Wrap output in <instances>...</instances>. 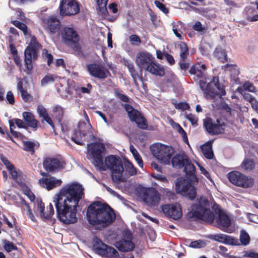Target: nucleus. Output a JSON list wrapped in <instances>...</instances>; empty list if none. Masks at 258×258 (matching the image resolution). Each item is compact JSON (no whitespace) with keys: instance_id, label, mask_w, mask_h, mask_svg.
Masks as SVG:
<instances>
[{"instance_id":"4468645a","label":"nucleus","mask_w":258,"mask_h":258,"mask_svg":"<svg viewBox=\"0 0 258 258\" xmlns=\"http://www.w3.org/2000/svg\"><path fill=\"white\" fill-rule=\"evenodd\" d=\"M61 36L66 44H73L75 47L78 48L80 37L75 29L67 27L63 28L61 31Z\"/></svg>"},{"instance_id":"774afa93","label":"nucleus","mask_w":258,"mask_h":258,"mask_svg":"<svg viewBox=\"0 0 258 258\" xmlns=\"http://www.w3.org/2000/svg\"><path fill=\"white\" fill-rule=\"evenodd\" d=\"M6 99L10 104H14L15 102V97L14 94L11 91H9L7 92L6 95Z\"/></svg>"},{"instance_id":"49530a36","label":"nucleus","mask_w":258,"mask_h":258,"mask_svg":"<svg viewBox=\"0 0 258 258\" xmlns=\"http://www.w3.org/2000/svg\"><path fill=\"white\" fill-rule=\"evenodd\" d=\"M176 125L177 126V132L181 136L183 142L189 145V143H188L186 133L185 132V131L181 126V125L180 124H179L178 123H176Z\"/></svg>"},{"instance_id":"f8f14e48","label":"nucleus","mask_w":258,"mask_h":258,"mask_svg":"<svg viewBox=\"0 0 258 258\" xmlns=\"http://www.w3.org/2000/svg\"><path fill=\"white\" fill-rule=\"evenodd\" d=\"M87 70L91 76L100 80H104L111 76L109 70L102 64H89L87 66Z\"/></svg>"},{"instance_id":"bb28decb","label":"nucleus","mask_w":258,"mask_h":258,"mask_svg":"<svg viewBox=\"0 0 258 258\" xmlns=\"http://www.w3.org/2000/svg\"><path fill=\"white\" fill-rule=\"evenodd\" d=\"M206 70L205 64L197 63L193 65L189 69V73L190 74L196 75L197 77L201 79L204 78L205 72Z\"/></svg>"},{"instance_id":"ddd939ff","label":"nucleus","mask_w":258,"mask_h":258,"mask_svg":"<svg viewBox=\"0 0 258 258\" xmlns=\"http://www.w3.org/2000/svg\"><path fill=\"white\" fill-rule=\"evenodd\" d=\"M142 198L147 205L152 207L157 206L161 200L159 192L153 187L143 190Z\"/></svg>"},{"instance_id":"39448f33","label":"nucleus","mask_w":258,"mask_h":258,"mask_svg":"<svg viewBox=\"0 0 258 258\" xmlns=\"http://www.w3.org/2000/svg\"><path fill=\"white\" fill-rule=\"evenodd\" d=\"M208 205V200L205 197H201L198 199L197 203L191 206V210L187 215L188 218L210 222V209L207 208Z\"/></svg>"},{"instance_id":"9b49d317","label":"nucleus","mask_w":258,"mask_h":258,"mask_svg":"<svg viewBox=\"0 0 258 258\" xmlns=\"http://www.w3.org/2000/svg\"><path fill=\"white\" fill-rule=\"evenodd\" d=\"M59 9V14L62 17L75 15L80 10L79 3L75 0H61Z\"/></svg>"},{"instance_id":"4c0bfd02","label":"nucleus","mask_w":258,"mask_h":258,"mask_svg":"<svg viewBox=\"0 0 258 258\" xmlns=\"http://www.w3.org/2000/svg\"><path fill=\"white\" fill-rule=\"evenodd\" d=\"M199 151L205 158L210 159V141L201 145Z\"/></svg>"},{"instance_id":"393cba45","label":"nucleus","mask_w":258,"mask_h":258,"mask_svg":"<svg viewBox=\"0 0 258 258\" xmlns=\"http://www.w3.org/2000/svg\"><path fill=\"white\" fill-rule=\"evenodd\" d=\"M225 123L221 118H218L216 122L213 123L211 118V134L218 135L223 134L225 130Z\"/></svg>"},{"instance_id":"72a5a7b5","label":"nucleus","mask_w":258,"mask_h":258,"mask_svg":"<svg viewBox=\"0 0 258 258\" xmlns=\"http://www.w3.org/2000/svg\"><path fill=\"white\" fill-rule=\"evenodd\" d=\"M37 48H34V46H28L25 50V57L35 60L37 57Z\"/></svg>"},{"instance_id":"4be33fe9","label":"nucleus","mask_w":258,"mask_h":258,"mask_svg":"<svg viewBox=\"0 0 258 258\" xmlns=\"http://www.w3.org/2000/svg\"><path fill=\"white\" fill-rule=\"evenodd\" d=\"M127 239H122L116 242L115 246L120 251H128L133 250L135 244L132 242V235L129 233L127 236Z\"/></svg>"},{"instance_id":"473e14b6","label":"nucleus","mask_w":258,"mask_h":258,"mask_svg":"<svg viewBox=\"0 0 258 258\" xmlns=\"http://www.w3.org/2000/svg\"><path fill=\"white\" fill-rule=\"evenodd\" d=\"M255 164L253 159L245 158L241 164V167L244 171H250L254 169Z\"/></svg>"},{"instance_id":"a211bd4d","label":"nucleus","mask_w":258,"mask_h":258,"mask_svg":"<svg viewBox=\"0 0 258 258\" xmlns=\"http://www.w3.org/2000/svg\"><path fill=\"white\" fill-rule=\"evenodd\" d=\"M42 25L46 30L51 34L57 32L60 28V21L54 16L42 18Z\"/></svg>"},{"instance_id":"c756f323","label":"nucleus","mask_w":258,"mask_h":258,"mask_svg":"<svg viewBox=\"0 0 258 258\" xmlns=\"http://www.w3.org/2000/svg\"><path fill=\"white\" fill-rule=\"evenodd\" d=\"M211 205L212 206V211H211V224H212L216 217L224 212L221 209V207L216 204L213 199L211 200Z\"/></svg>"},{"instance_id":"0eeeda50","label":"nucleus","mask_w":258,"mask_h":258,"mask_svg":"<svg viewBox=\"0 0 258 258\" xmlns=\"http://www.w3.org/2000/svg\"><path fill=\"white\" fill-rule=\"evenodd\" d=\"M105 147L103 143L99 142L88 144V150L93 159L92 163L100 171H105L103 166V153L105 151Z\"/></svg>"},{"instance_id":"58836bf2","label":"nucleus","mask_w":258,"mask_h":258,"mask_svg":"<svg viewBox=\"0 0 258 258\" xmlns=\"http://www.w3.org/2000/svg\"><path fill=\"white\" fill-rule=\"evenodd\" d=\"M240 245H243L244 246L247 245L250 240V236L244 230H242L240 231L239 236Z\"/></svg>"},{"instance_id":"603ef678","label":"nucleus","mask_w":258,"mask_h":258,"mask_svg":"<svg viewBox=\"0 0 258 258\" xmlns=\"http://www.w3.org/2000/svg\"><path fill=\"white\" fill-rule=\"evenodd\" d=\"M42 55L43 57L47 59V63L48 66H50L53 61V57L52 55L48 53V51L46 49H44L42 50Z\"/></svg>"},{"instance_id":"0e129e2a","label":"nucleus","mask_w":258,"mask_h":258,"mask_svg":"<svg viewBox=\"0 0 258 258\" xmlns=\"http://www.w3.org/2000/svg\"><path fill=\"white\" fill-rule=\"evenodd\" d=\"M25 64L27 70L31 72L33 69L32 59L25 57Z\"/></svg>"},{"instance_id":"09e8293b","label":"nucleus","mask_w":258,"mask_h":258,"mask_svg":"<svg viewBox=\"0 0 258 258\" xmlns=\"http://www.w3.org/2000/svg\"><path fill=\"white\" fill-rule=\"evenodd\" d=\"M206 243L203 240H198L191 241L189 246L192 248H200L205 247Z\"/></svg>"},{"instance_id":"c85d7f7f","label":"nucleus","mask_w":258,"mask_h":258,"mask_svg":"<svg viewBox=\"0 0 258 258\" xmlns=\"http://www.w3.org/2000/svg\"><path fill=\"white\" fill-rule=\"evenodd\" d=\"M213 55L215 57L222 63L230 61L228 59L227 54L225 50L222 49L220 46L216 47Z\"/></svg>"},{"instance_id":"c03bdc74","label":"nucleus","mask_w":258,"mask_h":258,"mask_svg":"<svg viewBox=\"0 0 258 258\" xmlns=\"http://www.w3.org/2000/svg\"><path fill=\"white\" fill-rule=\"evenodd\" d=\"M3 244L4 248L6 251L9 252L13 250H17L18 247L13 242L8 240L5 239L3 240Z\"/></svg>"},{"instance_id":"a18cd8bd","label":"nucleus","mask_w":258,"mask_h":258,"mask_svg":"<svg viewBox=\"0 0 258 258\" xmlns=\"http://www.w3.org/2000/svg\"><path fill=\"white\" fill-rule=\"evenodd\" d=\"M172 103L174 105L175 108L177 109L184 111L185 110H188L190 108L189 104L186 102H180L179 103H177L176 101L172 99Z\"/></svg>"},{"instance_id":"f257e3e1","label":"nucleus","mask_w":258,"mask_h":258,"mask_svg":"<svg viewBox=\"0 0 258 258\" xmlns=\"http://www.w3.org/2000/svg\"><path fill=\"white\" fill-rule=\"evenodd\" d=\"M84 188L76 182L67 184L56 194L53 200L58 219L64 224L75 223L77 207L84 196Z\"/></svg>"},{"instance_id":"ea45409f","label":"nucleus","mask_w":258,"mask_h":258,"mask_svg":"<svg viewBox=\"0 0 258 258\" xmlns=\"http://www.w3.org/2000/svg\"><path fill=\"white\" fill-rule=\"evenodd\" d=\"M53 116L57 120H60L63 115V109L59 105H56L53 107Z\"/></svg>"},{"instance_id":"3c124183","label":"nucleus","mask_w":258,"mask_h":258,"mask_svg":"<svg viewBox=\"0 0 258 258\" xmlns=\"http://www.w3.org/2000/svg\"><path fill=\"white\" fill-rule=\"evenodd\" d=\"M54 210L53 205L50 203L49 206L47 207V212L44 213L43 218L45 219H49L54 215Z\"/></svg>"},{"instance_id":"69168bd1","label":"nucleus","mask_w":258,"mask_h":258,"mask_svg":"<svg viewBox=\"0 0 258 258\" xmlns=\"http://www.w3.org/2000/svg\"><path fill=\"white\" fill-rule=\"evenodd\" d=\"M24 194L28 197L31 202L35 200V196L29 188L27 187V188L24 190Z\"/></svg>"},{"instance_id":"13d9d810","label":"nucleus","mask_w":258,"mask_h":258,"mask_svg":"<svg viewBox=\"0 0 258 258\" xmlns=\"http://www.w3.org/2000/svg\"><path fill=\"white\" fill-rule=\"evenodd\" d=\"M114 93L116 97L122 101L126 103L129 102V98L126 95L120 93L117 90H115Z\"/></svg>"},{"instance_id":"6e6552de","label":"nucleus","mask_w":258,"mask_h":258,"mask_svg":"<svg viewBox=\"0 0 258 258\" xmlns=\"http://www.w3.org/2000/svg\"><path fill=\"white\" fill-rule=\"evenodd\" d=\"M152 153L158 160L166 164L170 163L174 149L170 146L155 144L151 147Z\"/></svg>"},{"instance_id":"e2e57ef3","label":"nucleus","mask_w":258,"mask_h":258,"mask_svg":"<svg viewBox=\"0 0 258 258\" xmlns=\"http://www.w3.org/2000/svg\"><path fill=\"white\" fill-rule=\"evenodd\" d=\"M20 93L22 98L25 102H29L32 99L31 95L28 93L26 90L22 91Z\"/></svg>"},{"instance_id":"338daca9","label":"nucleus","mask_w":258,"mask_h":258,"mask_svg":"<svg viewBox=\"0 0 258 258\" xmlns=\"http://www.w3.org/2000/svg\"><path fill=\"white\" fill-rule=\"evenodd\" d=\"M192 28L194 30L198 32H202L205 29V28L202 26L201 23L199 21H197Z\"/></svg>"},{"instance_id":"20e7f679","label":"nucleus","mask_w":258,"mask_h":258,"mask_svg":"<svg viewBox=\"0 0 258 258\" xmlns=\"http://www.w3.org/2000/svg\"><path fill=\"white\" fill-rule=\"evenodd\" d=\"M136 62L141 70H145L153 75L160 77L165 75V69L163 67L155 62L154 57L149 52L140 51L138 53Z\"/></svg>"},{"instance_id":"f03ea898","label":"nucleus","mask_w":258,"mask_h":258,"mask_svg":"<svg viewBox=\"0 0 258 258\" xmlns=\"http://www.w3.org/2000/svg\"><path fill=\"white\" fill-rule=\"evenodd\" d=\"M111 207L99 201L92 203L88 208L87 217L89 223L105 228L111 224L115 218Z\"/></svg>"},{"instance_id":"412c9836","label":"nucleus","mask_w":258,"mask_h":258,"mask_svg":"<svg viewBox=\"0 0 258 258\" xmlns=\"http://www.w3.org/2000/svg\"><path fill=\"white\" fill-rule=\"evenodd\" d=\"M188 156L184 152L175 154L171 159L172 165L176 169H181L187 163L189 160Z\"/></svg>"},{"instance_id":"de8ad7c7","label":"nucleus","mask_w":258,"mask_h":258,"mask_svg":"<svg viewBox=\"0 0 258 258\" xmlns=\"http://www.w3.org/2000/svg\"><path fill=\"white\" fill-rule=\"evenodd\" d=\"M243 87L245 91H247L252 93H255L257 91L256 87L253 83L247 81L243 84Z\"/></svg>"},{"instance_id":"e433bc0d","label":"nucleus","mask_w":258,"mask_h":258,"mask_svg":"<svg viewBox=\"0 0 258 258\" xmlns=\"http://www.w3.org/2000/svg\"><path fill=\"white\" fill-rule=\"evenodd\" d=\"M124 168L125 171L131 176L136 175L137 174V169L134 167L133 164L127 159L125 160Z\"/></svg>"},{"instance_id":"9d476101","label":"nucleus","mask_w":258,"mask_h":258,"mask_svg":"<svg viewBox=\"0 0 258 258\" xmlns=\"http://www.w3.org/2000/svg\"><path fill=\"white\" fill-rule=\"evenodd\" d=\"M123 106L127 112L130 120L136 122L138 127L142 130H146L148 128L147 119L140 111L127 103L123 104Z\"/></svg>"},{"instance_id":"37998d69","label":"nucleus","mask_w":258,"mask_h":258,"mask_svg":"<svg viewBox=\"0 0 258 258\" xmlns=\"http://www.w3.org/2000/svg\"><path fill=\"white\" fill-rule=\"evenodd\" d=\"M130 151L132 152L133 155L134 156L135 160L138 162L140 167L143 168V161L142 159L139 154L138 151L135 149V148L133 145L130 146Z\"/></svg>"},{"instance_id":"f3484780","label":"nucleus","mask_w":258,"mask_h":258,"mask_svg":"<svg viewBox=\"0 0 258 258\" xmlns=\"http://www.w3.org/2000/svg\"><path fill=\"white\" fill-rule=\"evenodd\" d=\"M215 220L217 227L222 231L228 233H231L234 232V229L230 227L231 221L225 212L217 216Z\"/></svg>"},{"instance_id":"a19ab883","label":"nucleus","mask_w":258,"mask_h":258,"mask_svg":"<svg viewBox=\"0 0 258 258\" xmlns=\"http://www.w3.org/2000/svg\"><path fill=\"white\" fill-rule=\"evenodd\" d=\"M180 49V57L182 59H186L188 54V48L186 44L184 42H180V43L178 45Z\"/></svg>"},{"instance_id":"423d86ee","label":"nucleus","mask_w":258,"mask_h":258,"mask_svg":"<svg viewBox=\"0 0 258 258\" xmlns=\"http://www.w3.org/2000/svg\"><path fill=\"white\" fill-rule=\"evenodd\" d=\"M104 163L112 173V180L116 182L121 181L124 168L120 157L117 155H108L105 158Z\"/></svg>"},{"instance_id":"864d4df0","label":"nucleus","mask_w":258,"mask_h":258,"mask_svg":"<svg viewBox=\"0 0 258 258\" xmlns=\"http://www.w3.org/2000/svg\"><path fill=\"white\" fill-rule=\"evenodd\" d=\"M37 112L39 117L43 118L48 114L47 109L42 105L39 104L37 107Z\"/></svg>"},{"instance_id":"7ed1b4c3","label":"nucleus","mask_w":258,"mask_h":258,"mask_svg":"<svg viewBox=\"0 0 258 258\" xmlns=\"http://www.w3.org/2000/svg\"><path fill=\"white\" fill-rule=\"evenodd\" d=\"M183 168L186 176L190 182H186L184 180L181 182H177L175 184L176 189L189 199L194 200L196 197L197 191L191 182L198 181V178L195 174L196 167L191 163L190 159H189L187 163L183 166Z\"/></svg>"},{"instance_id":"c9c22d12","label":"nucleus","mask_w":258,"mask_h":258,"mask_svg":"<svg viewBox=\"0 0 258 258\" xmlns=\"http://www.w3.org/2000/svg\"><path fill=\"white\" fill-rule=\"evenodd\" d=\"M207 78L204 77L200 80V87L207 98H210V83L207 82Z\"/></svg>"},{"instance_id":"8fccbe9b","label":"nucleus","mask_w":258,"mask_h":258,"mask_svg":"<svg viewBox=\"0 0 258 258\" xmlns=\"http://www.w3.org/2000/svg\"><path fill=\"white\" fill-rule=\"evenodd\" d=\"M9 125H10V132L12 134V135L14 137L17 138L20 137L22 136V134L18 132H16V131H14V130L15 128V121L14 120V119L10 120L9 121Z\"/></svg>"},{"instance_id":"680f3d73","label":"nucleus","mask_w":258,"mask_h":258,"mask_svg":"<svg viewBox=\"0 0 258 258\" xmlns=\"http://www.w3.org/2000/svg\"><path fill=\"white\" fill-rule=\"evenodd\" d=\"M44 203L41 200L40 201L37 200V209L39 211L40 216L42 218L44 216Z\"/></svg>"},{"instance_id":"b1692460","label":"nucleus","mask_w":258,"mask_h":258,"mask_svg":"<svg viewBox=\"0 0 258 258\" xmlns=\"http://www.w3.org/2000/svg\"><path fill=\"white\" fill-rule=\"evenodd\" d=\"M214 84V88L211 89V98H212V94H215L221 98L222 96H225L226 94L224 85L220 83L219 78L217 77H213L211 84Z\"/></svg>"},{"instance_id":"79ce46f5","label":"nucleus","mask_w":258,"mask_h":258,"mask_svg":"<svg viewBox=\"0 0 258 258\" xmlns=\"http://www.w3.org/2000/svg\"><path fill=\"white\" fill-rule=\"evenodd\" d=\"M23 149L27 152H30L33 154L35 152V147L36 144L32 141H23Z\"/></svg>"},{"instance_id":"cd10ccee","label":"nucleus","mask_w":258,"mask_h":258,"mask_svg":"<svg viewBox=\"0 0 258 258\" xmlns=\"http://www.w3.org/2000/svg\"><path fill=\"white\" fill-rule=\"evenodd\" d=\"M221 69L224 71H229L230 73V76L234 80H236L239 75L240 72L236 64L227 63L221 66Z\"/></svg>"},{"instance_id":"aec40b11","label":"nucleus","mask_w":258,"mask_h":258,"mask_svg":"<svg viewBox=\"0 0 258 258\" xmlns=\"http://www.w3.org/2000/svg\"><path fill=\"white\" fill-rule=\"evenodd\" d=\"M96 249L107 258H119V253L113 247L107 245L100 240Z\"/></svg>"},{"instance_id":"7c9ffc66","label":"nucleus","mask_w":258,"mask_h":258,"mask_svg":"<svg viewBox=\"0 0 258 258\" xmlns=\"http://www.w3.org/2000/svg\"><path fill=\"white\" fill-rule=\"evenodd\" d=\"M11 23L19 29L21 30L26 37H30L31 34L28 31L27 26L24 23L18 20H13Z\"/></svg>"},{"instance_id":"4d7b16f0","label":"nucleus","mask_w":258,"mask_h":258,"mask_svg":"<svg viewBox=\"0 0 258 258\" xmlns=\"http://www.w3.org/2000/svg\"><path fill=\"white\" fill-rule=\"evenodd\" d=\"M185 117L188 120H189L191 122L192 125H198L197 122L198 120V118L197 117H196L195 115H194L191 113H189V114H186L185 115Z\"/></svg>"},{"instance_id":"bf43d9fd","label":"nucleus","mask_w":258,"mask_h":258,"mask_svg":"<svg viewBox=\"0 0 258 258\" xmlns=\"http://www.w3.org/2000/svg\"><path fill=\"white\" fill-rule=\"evenodd\" d=\"M130 41L133 45L140 44L141 43V40L139 36L137 35L134 34L130 36Z\"/></svg>"},{"instance_id":"5fc2aeb1","label":"nucleus","mask_w":258,"mask_h":258,"mask_svg":"<svg viewBox=\"0 0 258 258\" xmlns=\"http://www.w3.org/2000/svg\"><path fill=\"white\" fill-rule=\"evenodd\" d=\"M185 59H182L181 58H179V65L180 68L185 74L186 73V71L188 70L190 67L189 62H185Z\"/></svg>"},{"instance_id":"6ab92c4d","label":"nucleus","mask_w":258,"mask_h":258,"mask_svg":"<svg viewBox=\"0 0 258 258\" xmlns=\"http://www.w3.org/2000/svg\"><path fill=\"white\" fill-rule=\"evenodd\" d=\"M211 239L220 243L231 245L239 246V241L237 238L224 234H211Z\"/></svg>"},{"instance_id":"a878e982","label":"nucleus","mask_w":258,"mask_h":258,"mask_svg":"<svg viewBox=\"0 0 258 258\" xmlns=\"http://www.w3.org/2000/svg\"><path fill=\"white\" fill-rule=\"evenodd\" d=\"M22 116L27 126L36 130L38 125L39 122L35 119L34 114L30 112L25 111L23 112Z\"/></svg>"},{"instance_id":"2f4dec72","label":"nucleus","mask_w":258,"mask_h":258,"mask_svg":"<svg viewBox=\"0 0 258 258\" xmlns=\"http://www.w3.org/2000/svg\"><path fill=\"white\" fill-rule=\"evenodd\" d=\"M83 137L84 136L79 131L78 129L75 128L73 130V133L71 135V140L75 143L79 145H83L84 143L82 141Z\"/></svg>"},{"instance_id":"dca6fc26","label":"nucleus","mask_w":258,"mask_h":258,"mask_svg":"<svg viewBox=\"0 0 258 258\" xmlns=\"http://www.w3.org/2000/svg\"><path fill=\"white\" fill-rule=\"evenodd\" d=\"M162 210L165 215L174 220L180 219L182 215L181 205L178 203L163 205Z\"/></svg>"},{"instance_id":"5701e85b","label":"nucleus","mask_w":258,"mask_h":258,"mask_svg":"<svg viewBox=\"0 0 258 258\" xmlns=\"http://www.w3.org/2000/svg\"><path fill=\"white\" fill-rule=\"evenodd\" d=\"M39 183L41 186L46 188L48 190H50L53 188L60 185L62 181L60 179H57L52 176L49 178H41L39 180Z\"/></svg>"},{"instance_id":"6e6d98bb","label":"nucleus","mask_w":258,"mask_h":258,"mask_svg":"<svg viewBox=\"0 0 258 258\" xmlns=\"http://www.w3.org/2000/svg\"><path fill=\"white\" fill-rule=\"evenodd\" d=\"M154 4L155 6L164 14H167L169 13V9L166 8L163 3L158 1H155Z\"/></svg>"},{"instance_id":"1a4fd4ad","label":"nucleus","mask_w":258,"mask_h":258,"mask_svg":"<svg viewBox=\"0 0 258 258\" xmlns=\"http://www.w3.org/2000/svg\"><path fill=\"white\" fill-rule=\"evenodd\" d=\"M227 177L231 183L243 188L250 187L254 184V179L251 177L246 176L237 171L229 172Z\"/></svg>"},{"instance_id":"f704fd0d","label":"nucleus","mask_w":258,"mask_h":258,"mask_svg":"<svg viewBox=\"0 0 258 258\" xmlns=\"http://www.w3.org/2000/svg\"><path fill=\"white\" fill-rule=\"evenodd\" d=\"M91 127L92 126L90 123H87L84 121H80L77 124L76 128L85 137Z\"/></svg>"},{"instance_id":"2eb2a0df","label":"nucleus","mask_w":258,"mask_h":258,"mask_svg":"<svg viewBox=\"0 0 258 258\" xmlns=\"http://www.w3.org/2000/svg\"><path fill=\"white\" fill-rule=\"evenodd\" d=\"M66 163L63 160H60L56 158L46 157L44 159L43 166L47 172L53 173L59 169L65 167Z\"/></svg>"},{"instance_id":"052dcab7","label":"nucleus","mask_w":258,"mask_h":258,"mask_svg":"<svg viewBox=\"0 0 258 258\" xmlns=\"http://www.w3.org/2000/svg\"><path fill=\"white\" fill-rule=\"evenodd\" d=\"M54 81V79L53 76L51 75H46L45 76L42 80H41V84L42 85H46L49 83L53 82Z\"/></svg>"}]
</instances>
